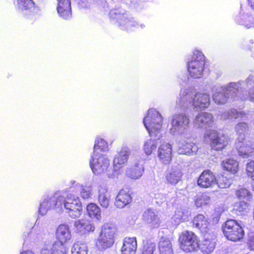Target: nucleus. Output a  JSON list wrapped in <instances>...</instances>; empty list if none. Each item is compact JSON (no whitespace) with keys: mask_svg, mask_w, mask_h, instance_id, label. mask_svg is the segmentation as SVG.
<instances>
[{"mask_svg":"<svg viewBox=\"0 0 254 254\" xmlns=\"http://www.w3.org/2000/svg\"><path fill=\"white\" fill-rule=\"evenodd\" d=\"M53 203L55 208L64 207L71 218H78L82 214V203L78 197L73 194H69L66 196L59 195L53 200Z\"/></svg>","mask_w":254,"mask_h":254,"instance_id":"nucleus-1","label":"nucleus"},{"mask_svg":"<svg viewBox=\"0 0 254 254\" xmlns=\"http://www.w3.org/2000/svg\"><path fill=\"white\" fill-rule=\"evenodd\" d=\"M221 228L225 237L232 242L241 241L245 235L242 226L237 220L234 219H227L222 224Z\"/></svg>","mask_w":254,"mask_h":254,"instance_id":"nucleus-2","label":"nucleus"},{"mask_svg":"<svg viewBox=\"0 0 254 254\" xmlns=\"http://www.w3.org/2000/svg\"><path fill=\"white\" fill-rule=\"evenodd\" d=\"M178 242L180 248L185 253H191L199 249V238L191 231L185 230L182 232L179 235Z\"/></svg>","mask_w":254,"mask_h":254,"instance_id":"nucleus-3","label":"nucleus"},{"mask_svg":"<svg viewBox=\"0 0 254 254\" xmlns=\"http://www.w3.org/2000/svg\"><path fill=\"white\" fill-rule=\"evenodd\" d=\"M206 60L204 54L196 51L193 53L190 61L187 64L189 73L191 77L197 78L202 76L205 65Z\"/></svg>","mask_w":254,"mask_h":254,"instance_id":"nucleus-4","label":"nucleus"},{"mask_svg":"<svg viewBox=\"0 0 254 254\" xmlns=\"http://www.w3.org/2000/svg\"><path fill=\"white\" fill-rule=\"evenodd\" d=\"M17 7L24 20L33 23L37 19L39 9L33 0H17Z\"/></svg>","mask_w":254,"mask_h":254,"instance_id":"nucleus-5","label":"nucleus"},{"mask_svg":"<svg viewBox=\"0 0 254 254\" xmlns=\"http://www.w3.org/2000/svg\"><path fill=\"white\" fill-rule=\"evenodd\" d=\"M116 232V229L115 227L108 224L103 225L96 245L103 249L110 247L114 243Z\"/></svg>","mask_w":254,"mask_h":254,"instance_id":"nucleus-6","label":"nucleus"},{"mask_svg":"<svg viewBox=\"0 0 254 254\" xmlns=\"http://www.w3.org/2000/svg\"><path fill=\"white\" fill-rule=\"evenodd\" d=\"M144 125L151 136H160L162 120L158 112L149 113L143 119Z\"/></svg>","mask_w":254,"mask_h":254,"instance_id":"nucleus-7","label":"nucleus"},{"mask_svg":"<svg viewBox=\"0 0 254 254\" xmlns=\"http://www.w3.org/2000/svg\"><path fill=\"white\" fill-rule=\"evenodd\" d=\"M205 137L209 142L211 148L215 151L222 150L229 144L228 137L224 134L219 133L216 130H209L205 134Z\"/></svg>","mask_w":254,"mask_h":254,"instance_id":"nucleus-8","label":"nucleus"},{"mask_svg":"<svg viewBox=\"0 0 254 254\" xmlns=\"http://www.w3.org/2000/svg\"><path fill=\"white\" fill-rule=\"evenodd\" d=\"M110 161L106 154H92L90 166L95 174H99L107 170Z\"/></svg>","mask_w":254,"mask_h":254,"instance_id":"nucleus-9","label":"nucleus"},{"mask_svg":"<svg viewBox=\"0 0 254 254\" xmlns=\"http://www.w3.org/2000/svg\"><path fill=\"white\" fill-rule=\"evenodd\" d=\"M172 146L169 142H164L160 144L157 156L160 162L164 165L169 164L172 160Z\"/></svg>","mask_w":254,"mask_h":254,"instance_id":"nucleus-10","label":"nucleus"},{"mask_svg":"<svg viewBox=\"0 0 254 254\" xmlns=\"http://www.w3.org/2000/svg\"><path fill=\"white\" fill-rule=\"evenodd\" d=\"M74 232L80 235L93 232L95 229L94 223L89 219H80L75 220L73 224Z\"/></svg>","mask_w":254,"mask_h":254,"instance_id":"nucleus-11","label":"nucleus"},{"mask_svg":"<svg viewBox=\"0 0 254 254\" xmlns=\"http://www.w3.org/2000/svg\"><path fill=\"white\" fill-rule=\"evenodd\" d=\"M182 169L177 166L168 168L165 172L166 183L172 186H175L180 182L183 178Z\"/></svg>","mask_w":254,"mask_h":254,"instance_id":"nucleus-12","label":"nucleus"},{"mask_svg":"<svg viewBox=\"0 0 254 254\" xmlns=\"http://www.w3.org/2000/svg\"><path fill=\"white\" fill-rule=\"evenodd\" d=\"M216 177L210 170H204L199 175L197 180L198 186L201 188H211L215 183Z\"/></svg>","mask_w":254,"mask_h":254,"instance_id":"nucleus-13","label":"nucleus"},{"mask_svg":"<svg viewBox=\"0 0 254 254\" xmlns=\"http://www.w3.org/2000/svg\"><path fill=\"white\" fill-rule=\"evenodd\" d=\"M236 149L239 156L243 158H248L254 156V145L244 142V141H236Z\"/></svg>","mask_w":254,"mask_h":254,"instance_id":"nucleus-14","label":"nucleus"},{"mask_svg":"<svg viewBox=\"0 0 254 254\" xmlns=\"http://www.w3.org/2000/svg\"><path fill=\"white\" fill-rule=\"evenodd\" d=\"M110 19L115 20L119 26H125L129 22V19L126 11L121 8H115L109 12Z\"/></svg>","mask_w":254,"mask_h":254,"instance_id":"nucleus-15","label":"nucleus"},{"mask_svg":"<svg viewBox=\"0 0 254 254\" xmlns=\"http://www.w3.org/2000/svg\"><path fill=\"white\" fill-rule=\"evenodd\" d=\"M130 154V150L127 147H123L115 155L113 160L114 169L118 170L124 167L127 163Z\"/></svg>","mask_w":254,"mask_h":254,"instance_id":"nucleus-16","label":"nucleus"},{"mask_svg":"<svg viewBox=\"0 0 254 254\" xmlns=\"http://www.w3.org/2000/svg\"><path fill=\"white\" fill-rule=\"evenodd\" d=\"M214 120L212 115L207 112H200L195 117L194 123L199 127L206 128L212 127Z\"/></svg>","mask_w":254,"mask_h":254,"instance_id":"nucleus-17","label":"nucleus"},{"mask_svg":"<svg viewBox=\"0 0 254 254\" xmlns=\"http://www.w3.org/2000/svg\"><path fill=\"white\" fill-rule=\"evenodd\" d=\"M57 7V12L60 16L64 19H68L71 17V7L70 0H58Z\"/></svg>","mask_w":254,"mask_h":254,"instance_id":"nucleus-18","label":"nucleus"},{"mask_svg":"<svg viewBox=\"0 0 254 254\" xmlns=\"http://www.w3.org/2000/svg\"><path fill=\"white\" fill-rule=\"evenodd\" d=\"M194 227L198 228L201 233L207 234L210 229V223L205 216L198 214L194 216L192 220Z\"/></svg>","mask_w":254,"mask_h":254,"instance_id":"nucleus-19","label":"nucleus"},{"mask_svg":"<svg viewBox=\"0 0 254 254\" xmlns=\"http://www.w3.org/2000/svg\"><path fill=\"white\" fill-rule=\"evenodd\" d=\"M132 198L128 190L122 189L119 191L116 199L115 204L120 208H122L130 203Z\"/></svg>","mask_w":254,"mask_h":254,"instance_id":"nucleus-20","label":"nucleus"},{"mask_svg":"<svg viewBox=\"0 0 254 254\" xmlns=\"http://www.w3.org/2000/svg\"><path fill=\"white\" fill-rule=\"evenodd\" d=\"M137 247V243L135 237H126L121 248V254H135Z\"/></svg>","mask_w":254,"mask_h":254,"instance_id":"nucleus-21","label":"nucleus"},{"mask_svg":"<svg viewBox=\"0 0 254 254\" xmlns=\"http://www.w3.org/2000/svg\"><path fill=\"white\" fill-rule=\"evenodd\" d=\"M210 104V99L209 94L204 93H196L193 98L192 105L195 108L205 109L208 108Z\"/></svg>","mask_w":254,"mask_h":254,"instance_id":"nucleus-22","label":"nucleus"},{"mask_svg":"<svg viewBox=\"0 0 254 254\" xmlns=\"http://www.w3.org/2000/svg\"><path fill=\"white\" fill-rule=\"evenodd\" d=\"M56 243L63 245L70 239L71 234L67 225L61 224L58 226L56 230Z\"/></svg>","mask_w":254,"mask_h":254,"instance_id":"nucleus-23","label":"nucleus"},{"mask_svg":"<svg viewBox=\"0 0 254 254\" xmlns=\"http://www.w3.org/2000/svg\"><path fill=\"white\" fill-rule=\"evenodd\" d=\"M190 124L189 117L183 113L176 114L173 117L172 125L174 127L186 128Z\"/></svg>","mask_w":254,"mask_h":254,"instance_id":"nucleus-24","label":"nucleus"},{"mask_svg":"<svg viewBox=\"0 0 254 254\" xmlns=\"http://www.w3.org/2000/svg\"><path fill=\"white\" fill-rule=\"evenodd\" d=\"M204 237L201 243H199V249L203 254H209L214 250L215 247V242L212 236L211 238H208L204 234Z\"/></svg>","mask_w":254,"mask_h":254,"instance_id":"nucleus-25","label":"nucleus"},{"mask_svg":"<svg viewBox=\"0 0 254 254\" xmlns=\"http://www.w3.org/2000/svg\"><path fill=\"white\" fill-rule=\"evenodd\" d=\"M232 94V90L225 88L221 92H216L213 95L214 101L217 104H224L226 103Z\"/></svg>","mask_w":254,"mask_h":254,"instance_id":"nucleus-26","label":"nucleus"},{"mask_svg":"<svg viewBox=\"0 0 254 254\" xmlns=\"http://www.w3.org/2000/svg\"><path fill=\"white\" fill-rule=\"evenodd\" d=\"M235 130L237 135V141H244L249 131V127L247 123L240 122L235 126Z\"/></svg>","mask_w":254,"mask_h":254,"instance_id":"nucleus-27","label":"nucleus"},{"mask_svg":"<svg viewBox=\"0 0 254 254\" xmlns=\"http://www.w3.org/2000/svg\"><path fill=\"white\" fill-rule=\"evenodd\" d=\"M143 172L142 165L136 164L127 168L126 171V175L131 179H137L140 178Z\"/></svg>","mask_w":254,"mask_h":254,"instance_id":"nucleus-28","label":"nucleus"},{"mask_svg":"<svg viewBox=\"0 0 254 254\" xmlns=\"http://www.w3.org/2000/svg\"><path fill=\"white\" fill-rule=\"evenodd\" d=\"M158 249L160 254H173L172 243L168 238H161L158 244Z\"/></svg>","mask_w":254,"mask_h":254,"instance_id":"nucleus-29","label":"nucleus"},{"mask_svg":"<svg viewBox=\"0 0 254 254\" xmlns=\"http://www.w3.org/2000/svg\"><path fill=\"white\" fill-rule=\"evenodd\" d=\"M156 249V243L151 240H144L139 250V254H154Z\"/></svg>","mask_w":254,"mask_h":254,"instance_id":"nucleus-30","label":"nucleus"},{"mask_svg":"<svg viewBox=\"0 0 254 254\" xmlns=\"http://www.w3.org/2000/svg\"><path fill=\"white\" fill-rule=\"evenodd\" d=\"M108 150L107 142L103 138H97L94 145V154H105Z\"/></svg>","mask_w":254,"mask_h":254,"instance_id":"nucleus-31","label":"nucleus"},{"mask_svg":"<svg viewBox=\"0 0 254 254\" xmlns=\"http://www.w3.org/2000/svg\"><path fill=\"white\" fill-rule=\"evenodd\" d=\"M222 166L224 170L233 174L239 171V163L234 159H228L223 161Z\"/></svg>","mask_w":254,"mask_h":254,"instance_id":"nucleus-32","label":"nucleus"},{"mask_svg":"<svg viewBox=\"0 0 254 254\" xmlns=\"http://www.w3.org/2000/svg\"><path fill=\"white\" fill-rule=\"evenodd\" d=\"M249 204L244 201L236 202L232 209V212L237 215H245L249 211Z\"/></svg>","mask_w":254,"mask_h":254,"instance_id":"nucleus-33","label":"nucleus"},{"mask_svg":"<svg viewBox=\"0 0 254 254\" xmlns=\"http://www.w3.org/2000/svg\"><path fill=\"white\" fill-rule=\"evenodd\" d=\"M110 194L106 188L101 187L99 190L98 201L103 207L107 208L110 202Z\"/></svg>","mask_w":254,"mask_h":254,"instance_id":"nucleus-34","label":"nucleus"},{"mask_svg":"<svg viewBox=\"0 0 254 254\" xmlns=\"http://www.w3.org/2000/svg\"><path fill=\"white\" fill-rule=\"evenodd\" d=\"M218 187L220 189H226L229 188L231 183V179L228 177L227 174L222 173L219 174L216 178V182Z\"/></svg>","mask_w":254,"mask_h":254,"instance_id":"nucleus-35","label":"nucleus"},{"mask_svg":"<svg viewBox=\"0 0 254 254\" xmlns=\"http://www.w3.org/2000/svg\"><path fill=\"white\" fill-rule=\"evenodd\" d=\"M88 215L91 217H95L99 219L101 217V211L99 207L94 203H90L86 206Z\"/></svg>","mask_w":254,"mask_h":254,"instance_id":"nucleus-36","label":"nucleus"},{"mask_svg":"<svg viewBox=\"0 0 254 254\" xmlns=\"http://www.w3.org/2000/svg\"><path fill=\"white\" fill-rule=\"evenodd\" d=\"M193 144V142L191 141L185 140L180 142L178 149L179 153L181 154L190 153L192 150Z\"/></svg>","mask_w":254,"mask_h":254,"instance_id":"nucleus-37","label":"nucleus"},{"mask_svg":"<svg viewBox=\"0 0 254 254\" xmlns=\"http://www.w3.org/2000/svg\"><path fill=\"white\" fill-rule=\"evenodd\" d=\"M71 254H87L86 245L79 242H75L71 248Z\"/></svg>","mask_w":254,"mask_h":254,"instance_id":"nucleus-38","label":"nucleus"},{"mask_svg":"<svg viewBox=\"0 0 254 254\" xmlns=\"http://www.w3.org/2000/svg\"><path fill=\"white\" fill-rule=\"evenodd\" d=\"M157 143L155 139H150L147 140L144 145V150L146 155H149L157 148Z\"/></svg>","mask_w":254,"mask_h":254,"instance_id":"nucleus-39","label":"nucleus"},{"mask_svg":"<svg viewBox=\"0 0 254 254\" xmlns=\"http://www.w3.org/2000/svg\"><path fill=\"white\" fill-rule=\"evenodd\" d=\"M210 197L205 193L196 196L194 200L195 205L197 207H201L208 204L210 202Z\"/></svg>","mask_w":254,"mask_h":254,"instance_id":"nucleus-40","label":"nucleus"},{"mask_svg":"<svg viewBox=\"0 0 254 254\" xmlns=\"http://www.w3.org/2000/svg\"><path fill=\"white\" fill-rule=\"evenodd\" d=\"M53 254H66L68 250L67 248L62 243L55 242L53 244Z\"/></svg>","mask_w":254,"mask_h":254,"instance_id":"nucleus-41","label":"nucleus"},{"mask_svg":"<svg viewBox=\"0 0 254 254\" xmlns=\"http://www.w3.org/2000/svg\"><path fill=\"white\" fill-rule=\"evenodd\" d=\"M247 176L254 180V160H250L246 165Z\"/></svg>","mask_w":254,"mask_h":254,"instance_id":"nucleus-42","label":"nucleus"},{"mask_svg":"<svg viewBox=\"0 0 254 254\" xmlns=\"http://www.w3.org/2000/svg\"><path fill=\"white\" fill-rule=\"evenodd\" d=\"M236 195L239 199H242L251 196V194L248 189L241 188L236 190Z\"/></svg>","mask_w":254,"mask_h":254,"instance_id":"nucleus-43","label":"nucleus"},{"mask_svg":"<svg viewBox=\"0 0 254 254\" xmlns=\"http://www.w3.org/2000/svg\"><path fill=\"white\" fill-rule=\"evenodd\" d=\"M247 246L249 250L254 252V233L249 234L247 242Z\"/></svg>","mask_w":254,"mask_h":254,"instance_id":"nucleus-44","label":"nucleus"},{"mask_svg":"<svg viewBox=\"0 0 254 254\" xmlns=\"http://www.w3.org/2000/svg\"><path fill=\"white\" fill-rule=\"evenodd\" d=\"M53 245L51 247L46 246L41 251V254H53Z\"/></svg>","mask_w":254,"mask_h":254,"instance_id":"nucleus-45","label":"nucleus"},{"mask_svg":"<svg viewBox=\"0 0 254 254\" xmlns=\"http://www.w3.org/2000/svg\"><path fill=\"white\" fill-rule=\"evenodd\" d=\"M90 192L89 191H86L85 190H83L81 192V197L84 198H88L90 196Z\"/></svg>","mask_w":254,"mask_h":254,"instance_id":"nucleus-46","label":"nucleus"},{"mask_svg":"<svg viewBox=\"0 0 254 254\" xmlns=\"http://www.w3.org/2000/svg\"><path fill=\"white\" fill-rule=\"evenodd\" d=\"M249 97L252 101H254V88L250 90L249 92Z\"/></svg>","mask_w":254,"mask_h":254,"instance_id":"nucleus-47","label":"nucleus"},{"mask_svg":"<svg viewBox=\"0 0 254 254\" xmlns=\"http://www.w3.org/2000/svg\"><path fill=\"white\" fill-rule=\"evenodd\" d=\"M21 254H34L30 250H26L23 251Z\"/></svg>","mask_w":254,"mask_h":254,"instance_id":"nucleus-48","label":"nucleus"},{"mask_svg":"<svg viewBox=\"0 0 254 254\" xmlns=\"http://www.w3.org/2000/svg\"><path fill=\"white\" fill-rule=\"evenodd\" d=\"M251 7L254 9V0H248Z\"/></svg>","mask_w":254,"mask_h":254,"instance_id":"nucleus-49","label":"nucleus"},{"mask_svg":"<svg viewBox=\"0 0 254 254\" xmlns=\"http://www.w3.org/2000/svg\"><path fill=\"white\" fill-rule=\"evenodd\" d=\"M252 189H253V190L254 191V183L252 185Z\"/></svg>","mask_w":254,"mask_h":254,"instance_id":"nucleus-50","label":"nucleus"}]
</instances>
